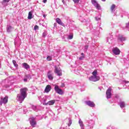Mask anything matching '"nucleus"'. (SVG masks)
Instances as JSON below:
<instances>
[{
	"mask_svg": "<svg viewBox=\"0 0 129 129\" xmlns=\"http://www.w3.org/2000/svg\"><path fill=\"white\" fill-rule=\"evenodd\" d=\"M28 91V88H24L20 89V94H18L17 96V100L20 102V103H22L25 98L27 97V92Z\"/></svg>",
	"mask_w": 129,
	"mask_h": 129,
	"instance_id": "obj_1",
	"label": "nucleus"
},
{
	"mask_svg": "<svg viewBox=\"0 0 129 129\" xmlns=\"http://www.w3.org/2000/svg\"><path fill=\"white\" fill-rule=\"evenodd\" d=\"M48 98H49V96H45V97L43 98V104L44 105H53L54 103H55V100L49 101L46 103V101H47Z\"/></svg>",
	"mask_w": 129,
	"mask_h": 129,
	"instance_id": "obj_2",
	"label": "nucleus"
},
{
	"mask_svg": "<svg viewBox=\"0 0 129 129\" xmlns=\"http://www.w3.org/2000/svg\"><path fill=\"white\" fill-rule=\"evenodd\" d=\"M54 74H56L57 76H62V70L59 66L54 67Z\"/></svg>",
	"mask_w": 129,
	"mask_h": 129,
	"instance_id": "obj_3",
	"label": "nucleus"
},
{
	"mask_svg": "<svg viewBox=\"0 0 129 129\" xmlns=\"http://www.w3.org/2000/svg\"><path fill=\"white\" fill-rule=\"evenodd\" d=\"M100 79V77L96 76H92L89 78L90 81H93V82H96V81H98Z\"/></svg>",
	"mask_w": 129,
	"mask_h": 129,
	"instance_id": "obj_4",
	"label": "nucleus"
},
{
	"mask_svg": "<svg viewBox=\"0 0 129 129\" xmlns=\"http://www.w3.org/2000/svg\"><path fill=\"white\" fill-rule=\"evenodd\" d=\"M54 90L55 92H56V93H58V94H60V95H63L64 93L62 89H60V88H59V86L57 85H55Z\"/></svg>",
	"mask_w": 129,
	"mask_h": 129,
	"instance_id": "obj_5",
	"label": "nucleus"
},
{
	"mask_svg": "<svg viewBox=\"0 0 129 129\" xmlns=\"http://www.w3.org/2000/svg\"><path fill=\"white\" fill-rule=\"evenodd\" d=\"M85 104L86 105H88V106H90V107H95V104L93 101H90V100H87L85 101Z\"/></svg>",
	"mask_w": 129,
	"mask_h": 129,
	"instance_id": "obj_6",
	"label": "nucleus"
},
{
	"mask_svg": "<svg viewBox=\"0 0 129 129\" xmlns=\"http://www.w3.org/2000/svg\"><path fill=\"white\" fill-rule=\"evenodd\" d=\"M29 121L31 125H32L33 127H35V125L37 124V122H36V119L35 118V117H32L31 118H30Z\"/></svg>",
	"mask_w": 129,
	"mask_h": 129,
	"instance_id": "obj_7",
	"label": "nucleus"
},
{
	"mask_svg": "<svg viewBox=\"0 0 129 129\" xmlns=\"http://www.w3.org/2000/svg\"><path fill=\"white\" fill-rule=\"evenodd\" d=\"M106 95L107 99L111 98V88H109L107 90Z\"/></svg>",
	"mask_w": 129,
	"mask_h": 129,
	"instance_id": "obj_8",
	"label": "nucleus"
},
{
	"mask_svg": "<svg viewBox=\"0 0 129 129\" xmlns=\"http://www.w3.org/2000/svg\"><path fill=\"white\" fill-rule=\"evenodd\" d=\"M112 51L115 55H119L120 54V50L117 47L113 48Z\"/></svg>",
	"mask_w": 129,
	"mask_h": 129,
	"instance_id": "obj_9",
	"label": "nucleus"
},
{
	"mask_svg": "<svg viewBox=\"0 0 129 129\" xmlns=\"http://www.w3.org/2000/svg\"><path fill=\"white\" fill-rule=\"evenodd\" d=\"M8 99H9V98L8 96H6L4 98H2L1 101H0V105H2L3 103L4 104H6V103H8Z\"/></svg>",
	"mask_w": 129,
	"mask_h": 129,
	"instance_id": "obj_10",
	"label": "nucleus"
},
{
	"mask_svg": "<svg viewBox=\"0 0 129 129\" xmlns=\"http://www.w3.org/2000/svg\"><path fill=\"white\" fill-rule=\"evenodd\" d=\"M53 75H54V74L53 73H52V72L49 71L47 72V77L49 80H53L54 78Z\"/></svg>",
	"mask_w": 129,
	"mask_h": 129,
	"instance_id": "obj_11",
	"label": "nucleus"
},
{
	"mask_svg": "<svg viewBox=\"0 0 129 129\" xmlns=\"http://www.w3.org/2000/svg\"><path fill=\"white\" fill-rule=\"evenodd\" d=\"M125 40H126V38L123 35H119L118 37V41L119 42H123Z\"/></svg>",
	"mask_w": 129,
	"mask_h": 129,
	"instance_id": "obj_12",
	"label": "nucleus"
},
{
	"mask_svg": "<svg viewBox=\"0 0 129 129\" xmlns=\"http://www.w3.org/2000/svg\"><path fill=\"white\" fill-rule=\"evenodd\" d=\"M51 88H52L51 87V86H50L49 85H48L45 87V89L44 90L45 92H46V93H48V92H50V91H51Z\"/></svg>",
	"mask_w": 129,
	"mask_h": 129,
	"instance_id": "obj_13",
	"label": "nucleus"
},
{
	"mask_svg": "<svg viewBox=\"0 0 129 129\" xmlns=\"http://www.w3.org/2000/svg\"><path fill=\"white\" fill-rule=\"evenodd\" d=\"M112 36L110 35L108 36L107 38V43H108L109 44H111L112 43V40H113Z\"/></svg>",
	"mask_w": 129,
	"mask_h": 129,
	"instance_id": "obj_14",
	"label": "nucleus"
},
{
	"mask_svg": "<svg viewBox=\"0 0 129 129\" xmlns=\"http://www.w3.org/2000/svg\"><path fill=\"white\" fill-rule=\"evenodd\" d=\"M79 124L81 129H84V124L83 123V121L81 120V119H79Z\"/></svg>",
	"mask_w": 129,
	"mask_h": 129,
	"instance_id": "obj_15",
	"label": "nucleus"
},
{
	"mask_svg": "<svg viewBox=\"0 0 129 129\" xmlns=\"http://www.w3.org/2000/svg\"><path fill=\"white\" fill-rule=\"evenodd\" d=\"M119 105L121 108H124V107H125V102H124V101H120L119 103Z\"/></svg>",
	"mask_w": 129,
	"mask_h": 129,
	"instance_id": "obj_16",
	"label": "nucleus"
},
{
	"mask_svg": "<svg viewBox=\"0 0 129 129\" xmlns=\"http://www.w3.org/2000/svg\"><path fill=\"white\" fill-rule=\"evenodd\" d=\"M33 12H34L33 11H31L29 12L28 16V20H32V19H33Z\"/></svg>",
	"mask_w": 129,
	"mask_h": 129,
	"instance_id": "obj_17",
	"label": "nucleus"
},
{
	"mask_svg": "<svg viewBox=\"0 0 129 129\" xmlns=\"http://www.w3.org/2000/svg\"><path fill=\"white\" fill-rule=\"evenodd\" d=\"M56 22L59 25H60L61 26H64V23H63L62 22V21H61V19H60V18H56Z\"/></svg>",
	"mask_w": 129,
	"mask_h": 129,
	"instance_id": "obj_18",
	"label": "nucleus"
},
{
	"mask_svg": "<svg viewBox=\"0 0 129 129\" xmlns=\"http://www.w3.org/2000/svg\"><path fill=\"white\" fill-rule=\"evenodd\" d=\"M10 0H3L2 2V5L5 6V7H7L8 6V3H9Z\"/></svg>",
	"mask_w": 129,
	"mask_h": 129,
	"instance_id": "obj_19",
	"label": "nucleus"
},
{
	"mask_svg": "<svg viewBox=\"0 0 129 129\" xmlns=\"http://www.w3.org/2000/svg\"><path fill=\"white\" fill-rule=\"evenodd\" d=\"M115 5L112 4L110 7L111 13H114V11H115Z\"/></svg>",
	"mask_w": 129,
	"mask_h": 129,
	"instance_id": "obj_20",
	"label": "nucleus"
},
{
	"mask_svg": "<svg viewBox=\"0 0 129 129\" xmlns=\"http://www.w3.org/2000/svg\"><path fill=\"white\" fill-rule=\"evenodd\" d=\"M88 122L89 123V125L91 126V125H93L94 124V121L92 119H90L88 121Z\"/></svg>",
	"mask_w": 129,
	"mask_h": 129,
	"instance_id": "obj_21",
	"label": "nucleus"
},
{
	"mask_svg": "<svg viewBox=\"0 0 129 129\" xmlns=\"http://www.w3.org/2000/svg\"><path fill=\"white\" fill-rule=\"evenodd\" d=\"M12 30H13V27L11 26H8L7 28V31L8 33L12 32Z\"/></svg>",
	"mask_w": 129,
	"mask_h": 129,
	"instance_id": "obj_22",
	"label": "nucleus"
},
{
	"mask_svg": "<svg viewBox=\"0 0 129 129\" xmlns=\"http://www.w3.org/2000/svg\"><path fill=\"white\" fill-rule=\"evenodd\" d=\"M23 66L25 69H29V68H30V66H29L27 63H23Z\"/></svg>",
	"mask_w": 129,
	"mask_h": 129,
	"instance_id": "obj_23",
	"label": "nucleus"
},
{
	"mask_svg": "<svg viewBox=\"0 0 129 129\" xmlns=\"http://www.w3.org/2000/svg\"><path fill=\"white\" fill-rule=\"evenodd\" d=\"M93 76H98V74H97V70H95L92 73Z\"/></svg>",
	"mask_w": 129,
	"mask_h": 129,
	"instance_id": "obj_24",
	"label": "nucleus"
},
{
	"mask_svg": "<svg viewBox=\"0 0 129 129\" xmlns=\"http://www.w3.org/2000/svg\"><path fill=\"white\" fill-rule=\"evenodd\" d=\"M82 56L79 57V60H83L84 59L85 56H84V53L83 52H82L81 54Z\"/></svg>",
	"mask_w": 129,
	"mask_h": 129,
	"instance_id": "obj_25",
	"label": "nucleus"
},
{
	"mask_svg": "<svg viewBox=\"0 0 129 129\" xmlns=\"http://www.w3.org/2000/svg\"><path fill=\"white\" fill-rule=\"evenodd\" d=\"M32 109H33V110H34L35 111H38V109H37V106L33 105L32 106Z\"/></svg>",
	"mask_w": 129,
	"mask_h": 129,
	"instance_id": "obj_26",
	"label": "nucleus"
},
{
	"mask_svg": "<svg viewBox=\"0 0 129 129\" xmlns=\"http://www.w3.org/2000/svg\"><path fill=\"white\" fill-rule=\"evenodd\" d=\"M13 63L15 66V67H16L17 68V67H18V64H17V61H16V60H13Z\"/></svg>",
	"mask_w": 129,
	"mask_h": 129,
	"instance_id": "obj_27",
	"label": "nucleus"
},
{
	"mask_svg": "<svg viewBox=\"0 0 129 129\" xmlns=\"http://www.w3.org/2000/svg\"><path fill=\"white\" fill-rule=\"evenodd\" d=\"M92 4L95 7L96 5H97V2H96V1H95V0H92Z\"/></svg>",
	"mask_w": 129,
	"mask_h": 129,
	"instance_id": "obj_28",
	"label": "nucleus"
},
{
	"mask_svg": "<svg viewBox=\"0 0 129 129\" xmlns=\"http://www.w3.org/2000/svg\"><path fill=\"white\" fill-rule=\"evenodd\" d=\"M46 60L47 61H51L52 60V56L48 55L46 58Z\"/></svg>",
	"mask_w": 129,
	"mask_h": 129,
	"instance_id": "obj_29",
	"label": "nucleus"
},
{
	"mask_svg": "<svg viewBox=\"0 0 129 129\" xmlns=\"http://www.w3.org/2000/svg\"><path fill=\"white\" fill-rule=\"evenodd\" d=\"M122 84H127V83H129V81H126V80H122Z\"/></svg>",
	"mask_w": 129,
	"mask_h": 129,
	"instance_id": "obj_30",
	"label": "nucleus"
},
{
	"mask_svg": "<svg viewBox=\"0 0 129 129\" xmlns=\"http://www.w3.org/2000/svg\"><path fill=\"white\" fill-rule=\"evenodd\" d=\"M69 123L68 124V126H70V125H71V124H72V120H71V119L69 118Z\"/></svg>",
	"mask_w": 129,
	"mask_h": 129,
	"instance_id": "obj_31",
	"label": "nucleus"
},
{
	"mask_svg": "<svg viewBox=\"0 0 129 129\" xmlns=\"http://www.w3.org/2000/svg\"><path fill=\"white\" fill-rule=\"evenodd\" d=\"M95 7L97 9V10H100V6L99 4H97Z\"/></svg>",
	"mask_w": 129,
	"mask_h": 129,
	"instance_id": "obj_32",
	"label": "nucleus"
},
{
	"mask_svg": "<svg viewBox=\"0 0 129 129\" xmlns=\"http://www.w3.org/2000/svg\"><path fill=\"white\" fill-rule=\"evenodd\" d=\"M74 4H79V2H80V0H73Z\"/></svg>",
	"mask_w": 129,
	"mask_h": 129,
	"instance_id": "obj_33",
	"label": "nucleus"
},
{
	"mask_svg": "<svg viewBox=\"0 0 129 129\" xmlns=\"http://www.w3.org/2000/svg\"><path fill=\"white\" fill-rule=\"evenodd\" d=\"M26 77L27 79H31V78H32V77H31L30 75H26Z\"/></svg>",
	"mask_w": 129,
	"mask_h": 129,
	"instance_id": "obj_34",
	"label": "nucleus"
},
{
	"mask_svg": "<svg viewBox=\"0 0 129 129\" xmlns=\"http://www.w3.org/2000/svg\"><path fill=\"white\" fill-rule=\"evenodd\" d=\"M96 21H100V16L95 17Z\"/></svg>",
	"mask_w": 129,
	"mask_h": 129,
	"instance_id": "obj_35",
	"label": "nucleus"
},
{
	"mask_svg": "<svg viewBox=\"0 0 129 129\" xmlns=\"http://www.w3.org/2000/svg\"><path fill=\"white\" fill-rule=\"evenodd\" d=\"M38 29H39V26H38V25H35L34 26V30L36 31V30H38Z\"/></svg>",
	"mask_w": 129,
	"mask_h": 129,
	"instance_id": "obj_36",
	"label": "nucleus"
},
{
	"mask_svg": "<svg viewBox=\"0 0 129 129\" xmlns=\"http://www.w3.org/2000/svg\"><path fill=\"white\" fill-rule=\"evenodd\" d=\"M46 35L47 34H46V32H43L42 34V37H43V38H45V37H46Z\"/></svg>",
	"mask_w": 129,
	"mask_h": 129,
	"instance_id": "obj_37",
	"label": "nucleus"
},
{
	"mask_svg": "<svg viewBox=\"0 0 129 129\" xmlns=\"http://www.w3.org/2000/svg\"><path fill=\"white\" fill-rule=\"evenodd\" d=\"M69 38L70 39V40H72V39H73V35H69Z\"/></svg>",
	"mask_w": 129,
	"mask_h": 129,
	"instance_id": "obj_38",
	"label": "nucleus"
},
{
	"mask_svg": "<svg viewBox=\"0 0 129 129\" xmlns=\"http://www.w3.org/2000/svg\"><path fill=\"white\" fill-rule=\"evenodd\" d=\"M23 80H24V82H27L28 81V79L27 78V77H26Z\"/></svg>",
	"mask_w": 129,
	"mask_h": 129,
	"instance_id": "obj_39",
	"label": "nucleus"
},
{
	"mask_svg": "<svg viewBox=\"0 0 129 129\" xmlns=\"http://www.w3.org/2000/svg\"><path fill=\"white\" fill-rule=\"evenodd\" d=\"M60 87H65V84L64 83H62Z\"/></svg>",
	"mask_w": 129,
	"mask_h": 129,
	"instance_id": "obj_40",
	"label": "nucleus"
},
{
	"mask_svg": "<svg viewBox=\"0 0 129 129\" xmlns=\"http://www.w3.org/2000/svg\"><path fill=\"white\" fill-rule=\"evenodd\" d=\"M88 49V45L85 46V50H87Z\"/></svg>",
	"mask_w": 129,
	"mask_h": 129,
	"instance_id": "obj_41",
	"label": "nucleus"
},
{
	"mask_svg": "<svg viewBox=\"0 0 129 129\" xmlns=\"http://www.w3.org/2000/svg\"><path fill=\"white\" fill-rule=\"evenodd\" d=\"M111 128L112 129H117V127H116L115 126H113L111 127Z\"/></svg>",
	"mask_w": 129,
	"mask_h": 129,
	"instance_id": "obj_42",
	"label": "nucleus"
},
{
	"mask_svg": "<svg viewBox=\"0 0 129 129\" xmlns=\"http://www.w3.org/2000/svg\"><path fill=\"white\" fill-rule=\"evenodd\" d=\"M43 3H44V4H46V3H47V0H43Z\"/></svg>",
	"mask_w": 129,
	"mask_h": 129,
	"instance_id": "obj_43",
	"label": "nucleus"
},
{
	"mask_svg": "<svg viewBox=\"0 0 129 129\" xmlns=\"http://www.w3.org/2000/svg\"><path fill=\"white\" fill-rule=\"evenodd\" d=\"M54 27H57V23H54Z\"/></svg>",
	"mask_w": 129,
	"mask_h": 129,
	"instance_id": "obj_44",
	"label": "nucleus"
},
{
	"mask_svg": "<svg viewBox=\"0 0 129 129\" xmlns=\"http://www.w3.org/2000/svg\"><path fill=\"white\" fill-rule=\"evenodd\" d=\"M115 97L116 98H118L119 96H118V95H116L115 96Z\"/></svg>",
	"mask_w": 129,
	"mask_h": 129,
	"instance_id": "obj_45",
	"label": "nucleus"
},
{
	"mask_svg": "<svg viewBox=\"0 0 129 129\" xmlns=\"http://www.w3.org/2000/svg\"><path fill=\"white\" fill-rule=\"evenodd\" d=\"M62 2L63 3V4H65V0H62Z\"/></svg>",
	"mask_w": 129,
	"mask_h": 129,
	"instance_id": "obj_46",
	"label": "nucleus"
},
{
	"mask_svg": "<svg viewBox=\"0 0 129 129\" xmlns=\"http://www.w3.org/2000/svg\"><path fill=\"white\" fill-rule=\"evenodd\" d=\"M43 17H44V18H46V15H43Z\"/></svg>",
	"mask_w": 129,
	"mask_h": 129,
	"instance_id": "obj_47",
	"label": "nucleus"
},
{
	"mask_svg": "<svg viewBox=\"0 0 129 129\" xmlns=\"http://www.w3.org/2000/svg\"><path fill=\"white\" fill-rule=\"evenodd\" d=\"M81 22H85V20L84 19L83 21H81Z\"/></svg>",
	"mask_w": 129,
	"mask_h": 129,
	"instance_id": "obj_48",
	"label": "nucleus"
},
{
	"mask_svg": "<svg viewBox=\"0 0 129 129\" xmlns=\"http://www.w3.org/2000/svg\"><path fill=\"white\" fill-rule=\"evenodd\" d=\"M102 1V2H105V1H106V0H101Z\"/></svg>",
	"mask_w": 129,
	"mask_h": 129,
	"instance_id": "obj_49",
	"label": "nucleus"
}]
</instances>
